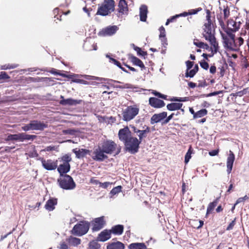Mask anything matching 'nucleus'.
I'll use <instances>...</instances> for the list:
<instances>
[{
	"mask_svg": "<svg viewBox=\"0 0 249 249\" xmlns=\"http://www.w3.org/2000/svg\"><path fill=\"white\" fill-rule=\"evenodd\" d=\"M186 64L187 68V70H189L192 68L193 66V62L190 61H187L186 62Z\"/></svg>",
	"mask_w": 249,
	"mask_h": 249,
	"instance_id": "e2e57ef3",
	"label": "nucleus"
},
{
	"mask_svg": "<svg viewBox=\"0 0 249 249\" xmlns=\"http://www.w3.org/2000/svg\"><path fill=\"white\" fill-rule=\"evenodd\" d=\"M114 10V1L113 0H105L98 8L97 14L107 16Z\"/></svg>",
	"mask_w": 249,
	"mask_h": 249,
	"instance_id": "423d86ee",
	"label": "nucleus"
},
{
	"mask_svg": "<svg viewBox=\"0 0 249 249\" xmlns=\"http://www.w3.org/2000/svg\"><path fill=\"white\" fill-rule=\"evenodd\" d=\"M60 249H68V245L64 242H61L60 244Z\"/></svg>",
	"mask_w": 249,
	"mask_h": 249,
	"instance_id": "680f3d73",
	"label": "nucleus"
},
{
	"mask_svg": "<svg viewBox=\"0 0 249 249\" xmlns=\"http://www.w3.org/2000/svg\"><path fill=\"white\" fill-rule=\"evenodd\" d=\"M167 112H162L159 114H155L153 115L151 118V124H154L157 123L162 120L163 119L166 117Z\"/></svg>",
	"mask_w": 249,
	"mask_h": 249,
	"instance_id": "6ab92c4d",
	"label": "nucleus"
},
{
	"mask_svg": "<svg viewBox=\"0 0 249 249\" xmlns=\"http://www.w3.org/2000/svg\"><path fill=\"white\" fill-rule=\"evenodd\" d=\"M111 233L116 235H121L124 231V226L122 225H117L113 226L111 230H109Z\"/></svg>",
	"mask_w": 249,
	"mask_h": 249,
	"instance_id": "a878e982",
	"label": "nucleus"
},
{
	"mask_svg": "<svg viewBox=\"0 0 249 249\" xmlns=\"http://www.w3.org/2000/svg\"><path fill=\"white\" fill-rule=\"evenodd\" d=\"M36 136L26 134L24 133H18L17 134H10L7 138V141L16 140L23 142L24 140H33Z\"/></svg>",
	"mask_w": 249,
	"mask_h": 249,
	"instance_id": "9d476101",
	"label": "nucleus"
},
{
	"mask_svg": "<svg viewBox=\"0 0 249 249\" xmlns=\"http://www.w3.org/2000/svg\"><path fill=\"white\" fill-rule=\"evenodd\" d=\"M42 165L47 170H53L57 167V161L52 160H45L43 158L40 159Z\"/></svg>",
	"mask_w": 249,
	"mask_h": 249,
	"instance_id": "9b49d317",
	"label": "nucleus"
},
{
	"mask_svg": "<svg viewBox=\"0 0 249 249\" xmlns=\"http://www.w3.org/2000/svg\"><path fill=\"white\" fill-rule=\"evenodd\" d=\"M0 79H8L9 78V76L4 71H1L0 73Z\"/></svg>",
	"mask_w": 249,
	"mask_h": 249,
	"instance_id": "052dcab7",
	"label": "nucleus"
},
{
	"mask_svg": "<svg viewBox=\"0 0 249 249\" xmlns=\"http://www.w3.org/2000/svg\"><path fill=\"white\" fill-rule=\"evenodd\" d=\"M118 28L117 26H109L103 29L100 31L99 34L101 36H111L114 35L118 30Z\"/></svg>",
	"mask_w": 249,
	"mask_h": 249,
	"instance_id": "ddd939ff",
	"label": "nucleus"
},
{
	"mask_svg": "<svg viewBox=\"0 0 249 249\" xmlns=\"http://www.w3.org/2000/svg\"><path fill=\"white\" fill-rule=\"evenodd\" d=\"M73 77L72 81L76 83H80L83 85H89V83L83 79H81L80 78L84 77L87 80H96L100 82H102L103 81L106 80L105 78H100L98 77L90 76L88 75H78L74 74L71 75L70 77Z\"/></svg>",
	"mask_w": 249,
	"mask_h": 249,
	"instance_id": "6e6552de",
	"label": "nucleus"
},
{
	"mask_svg": "<svg viewBox=\"0 0 249 249\" xmlns=\"http://www.w3.org/2000/svg\"><path fill=\"white\" fill-rule=\"evenodd\" d=\"M235 156L231 150H230L227 160V172L228 174H230L231 172Z\"/></svg>",
	"mask_w": 249,
	"mask_h": 249,
	"instance_id": "dca6fc26",
	"label": "nucleus"
},
{
	"mask_svg": "<svg viewBox=\"0 0 249 249\" xmlns=\"http://www.w3.org/2000/svg\"><path fill=\"white\" fill-rule=\"evenodd\" d=\"M100 247V245L97 241H92L89 243V249H99Z\"/></svg>",
	"mask_w": 249,
	"mask_h": 249,
	"instance_id": "4c0bfd02",
	"label": "nucleus"
},
{
	"mask_svg": "<svg viewBox=\"0 0 249 249\" xmlns=\"http://www.w3.org/2000/svg\"><path fill=\"white\" fill-rule=\"evenodd\" d=\"M208 113L207 110L206 109H202L196 112L195 116H193L194 119H197L201 118L207 115Z\"/></svg>",
	"mask_w": 249,
	"mask_h": 249,
	"instance_id": "72a5a7b5",
	"label": "nucleus"
},
{
	"mask_svg": "<svg viewBox=\"0 0 249 249\" xmlns=\"http://www.w3.org/2000/svg\"><path fill=\"white\" fill-rule=\"evenodd\" d=\"M171 101H178V102H185L187 101L186 98H181V97H173L171 99Z\"/></svg>",
	"mask_w": 249,
	"mask_h": 249,
	"instance_id": "5fc2aeb1",
	"label": "nucleus"
},
{
	"mask_svg": "<svg viewBox=\"0 0 249 249\" xmlns=\"http://www.w3.org/2000/svg\"><path fill=\"white\" fill-rule=\"evenodd\" d=\"M17 64H5L4 65L1 66V69L2 70H8V69H14L18 67Z\"/></svg>",
	"mask_w": 249,
	"mask_h": 249,
	"instance_id": "79ce46f5",
	"label": "nucleus"
},
{
	"mask_svg": "<svg viewBox=\"0 0 249 249\" xmlns=\"http://www.w3.org/2000/svg\"><path fill=\"white\" fill-rule=\"evenodd\" d=\"M224 47L230 50L237 52L243 44L244 39L240 37L235 39V35L231 32H226V34L221 33Z\"/></svg>",
	"mask_w": 249,
	"mask_h": 249,
	"instance_id": "7ed1b4c3",
	"label": "nucleus"
},
{
	"mask_svg": "<svg viewBox=\"0 0 249 249\" xmlns=\"http://www.w3.org/2000/svg\"><path fill=\"white\" fill-rule=\"evenodd\" d=\"M150 129L149 127L146 126V128L144 130H140L137 135L139 137L138 140L140 141V142H142L143 138H145L147 136V134L149 133Z\"/></svg>",
	"mask_w": 249,
	"mask_h": 249,
	"instance_id": "7c9ffc66",
	"label": "nucleus"
},
{
	"mask_svg": "<svg viewBox=\"0 0 249 249\" xmlns=\"http://www.w3.org/2000/svg\"><path fill=\"white\" fill-rule=\"evenodd\" d=\"M61 160L64 163L70 164L69 162L71 161V158L70 155L66 154L63 156Z\"/></svg>",
	"mask_w": 249,
	"mask_h": 249,
	"instance_id": "37998d69",
	"label": "nucleus"
},
{
	"mask_svg": "<svg viewBox=\"0 0 249 249\" xmlns=\"http://www.w3.org/2000/svg\"><path fill=\"white\" fill-rule=\"evenodd\" d=\"M121 150V147L114 141L104 140L94 149L92 158L97 161H103L107 158V154L116 155L120 153Z\"/></svg>",
	"mask_w": 249,
	"mask_h": 249,
	"instance_id": "f257e3e1",
	"label": "nucleus"
},
{
	"mask_svg": "<svg viewBox=\"0 0 249 249\" xmlns=\"http://www.w3.org/2000/svg\"><path fill=\"white\" fill-rule=\"evenodd\" d=\"M93 222L92 230L93 231H99L103 228L105 224L104 216L96 218L94 219Z\"/></svg>",
	"mask_w": 249,
	"mask_h": 249,
	"instance_id": "4468645a",
	"label": "nucleus"
},
{
	"mask_svg": "<svg viewBox=\"0 0 249 249\" xmlns=\"http://www.w3.org/2000/svg\"><path fill=\"white\" fill-rule=\"evenodd\" d=\"M200 65L201 68L206 70H207L209 67L208 63L204 60L201 61Z\"/></svg>",
	"mask_w": 249,
	"mask_h": 249,
	"instance_id": "864d4df0",
	"label": "nucleus"
},
{
	"mask_svg": "<svg viewBox=\"0 0 249 249\" xmlns=\"http://www.w3.org/2000/svg\"><path fill=\"white\" fill-rule=\"evenodd\" d=\"M59 103L63 106H75L78 104H80L82 102L81 100H75L72 98L64 99V96H61Z\"/></svg>",
	"mask_w": 249,
	"mask_h": 249,
	"instance_id": "2eb2a0df",
	"label": "nucleus"
},
{
	"mask_svg": "<svg viewBox=\"0 0 249 249\" xmlns=\"http://www.w3.org/2000/svg\"><path fill=\"white\" fill-rule=\"evenodd\" d=\"M22 130L25 131H28L30 130H33L32 125L31 121L28 124H25L22 126Z\"/></svg>",
	"mask_w": 249,
	"mask_h": 249,
	"instance_id": "de8ad7c7",
	"label": "nucleus"
},
{
	"mask_svg": "<svg viewBox=\"0 0 249 249\" xmlns=\"http://www.w3.org/2000/svg\"><path fill=\"white\" fill-rule=\"evenodd\" d=\"M106 56H107V57H108L109 59V62L110 63H113L114 64L116 65V66H117L120 68L122 67L119 61H117L116 59H114L113 58L110 57L107 54L106 55Z\"/></svg>",
	"mask_w": 249,
	"mask_h": 249,
	"instance_id": "09e8293b",
	"label": "nucleus"
},
{
	"mask_svg": "<svg viewBox=\"0 0 249 249\" xmlns=\"http://www.w3.org/2000/svg\"><path fill=\"white\" fill-rule=\"evenodd\" d=\"M198 66L197 65H196L195 67L191 70H187L186 72V76L193 77L196 73V72L198 71Z\"/></svg>",
	"mask_w": 249,
	"mask_h": 249,
	"instance_id": "c9c22d12",
	"label": "nucleus"
},
{
	"mask_svg": "<svg viewBox=\"0 0 249 249\" xmlns=\"http://www.w3.org/2000/svg\"><path fill=\"white\" fill-rule=\"evenodd\" d=\"M122 187L121 186H118L116 187L113 188L110 192V194L111 195V196L118 194L119 192L121 191Z\"/></svg>",
	"mask_w": 249,
	"mask_h": 249,
	"instance_id": "ea45409f",
	"label": "nucleus"
},
{
	"mask_svg": "<svg viewBox=\"0 0 249 249\" xmlns=\"http://www.w3.org/2000/svg\"><path fill=\"white\" fill-rule=\"evenodd\" d=\"M160 34L159 35V38L163 46L167 45V38L166 37V32L164 28L161 26L159 29Z\"/></svg>",
	"mask_w": 249,
	"mask_h": 249,
	"instance_id": "cd10ccee",
	"label": "nucleus"
},
{
	"mask_svg": "<svg viewBox=\"0 0 249 249\" xmlns=\"http://www.w3.org/2000/svg\"><path fill=\"white\" fill-rule=\"evenodd\" d=\"M132 62L135 65L140 67L141 68H144V65L143 62L139 58L135 56H132L131 58Z\"/></svg>",
	"mask_w": 249,
	"mask_h": 249,
	"instance_id": "473e14b6",
	"label": "nucleus"
},
{
	"mask_svg": "<svg viewBox=\"0 0 249 249\" xmlns=\"http://www.w3.org/2000/svg\"><path fill=\"white\" fill-rule=\"evenodd\" d=\"M131 136V132L127 126L121 129L119 131L118 137L119 140L123 142L124 143Z\"/></svg>",
	"mask_w": 249,
	"mask_h": 249,
	"instance_id": "f8f14e48",
	"label": "nucleus"
},
{
	"mask_svg": "<svg viewBox=\"0 0 249 249\" xmlns=\"http://www.w3.org/2000/svg\"><path fill=\"white\" fill-rule=\"evenodd\" d=\"M183 104L182 103H172L167 105V108L170 111H174L180 109L182 113L183 114L184 110L181 109Z\"/></svg>",
	"mask_w": 249,
	"mask_h": 249,
	"instance_id": "5701e85b",
	"label": "nucleus"
},
{
	"mask_svg": "<svg viewBox=\"0 0 249 249\" xmlns=\"http://www.w3.org/2000/svg\"><path fill=\"white\" fill-rule=\"evenodd\" d=\"M57 204V199L51 198L49 199L45 205V208L49 211H52L55 208V206Z\"/></svg>",
	"mask_w": 249,
	"mask_h": 249,
	"instance_id": "393cba45",
	"label": "nucleus"
},
{
	"mask_svg": "<svg viewBox=\"0 0 249 249\" xmlns=\"http://www.w3.org/2000/svg\"><path fill=\"white\" fill-rule=\"evenodd\" d=\"M57 181L60 187L63 189L72 190L75 188V183L69 175H61Z\"/></svg>",
	"mask_w": 249,
	"mask_h": 249,
	"instance_id": "39448f33",
	"label": "nucleus"
},
{
	"mask_svg": "<svg viewBox=\"0 0 249 249\" xmlns=\"http://www.w3.org/2000/svg\"><path fill=\"white\" fill-rule=\"evenodd\" d=\"M217 200H215V201L210 203L207 207L206 214L208 215V214L211 213L212 212V211L214 209V208L215 207V206L217 205Z\"/></svg>",
	"mask_w": 249,
	"mask_h": 249,
	"instance_id": "e433bc0d",
	"label": "nucleus"
},
{
	"mask_svg": "<svg viewBox=\"0 0 249 249\" xmlns=\"http://www.w3.org/2000/svg\"><path fill=\"white\" fill-rule=\"evenodd\" d=\"M139 110V106L136 105L127 107L122 111L123 120L126 122L130 121L138 114Z\"/></svg>",
	"mask_w": 249,
	"mask_h": 249,
	"instance_id": "20e7f679",
	"label": "nucleus"
},
{
	"mask_svg": "<svg viewBox=\"0 0 249 249\" xmlns=\"http://www.w3.org/2000/svg\"><path fill=\"white\" fill-rule=\"evenodd\" d=\"M249 199V197L247 195H245L244 197H239L236 200L235 205H237L239 203L244 202L245 200Z\"/></svg>",
	"mask_w": 249,
	"mask_h": 249,
	"instance_id": "603ef678",
	"label": "nucleus"
},
{
	"mask_svg": "<svg viewBox=\"0 0 249 249\" xmlns=\"http://www.w3.org/2000/svg\"><path fill=\"white\" fill-rule=\"evenodd\" d=\"M106 56H107V57H108L109 59V62L110 63H113L114 64L116 65V66H117L120 68L122 67L119 61H117L116 59H114L113 58L110 57L107 54L106 55Z\"/></svg>",
	"mask_w": 249,
	"mask_h": 249,
	"instance_id": "8fccbe9b",
	"label": "nucleus"
},
{
	"mask_svg": "<svg viewBox=\"0 0 249 249\" xmlns=\"http://www.w3.org/2000/svg\"><path fill=\"white\" fill-rule=\"evenodd\" d=\"M50 72L53 74H54V75H61V76H62L63 77H68L66 74H62L61 73H60L59 72L57 71L55 69H53L51 71H50Z\"/></svg>",
	"mask_w": 249,
	"mask_h": 249,
	"instance_id": "6e6d98bb",
	"label": "nucleus"
},
{
	"mask_svg": "<svg viewBox=\"0 0 249 249\" xmlns=\"http://www.w3.org/2000/svg\"><path fill=\"white\" fill-rule=\"evenodd\" d=\"M201 48L206 49V50H208V51H211V54L209 55L210 57L213 56V54L215 53H213V52H212L213 50L212 49V45H211V47H210L208 44L203 43V45L201 47Z\"/></svg>",
	"mask_w": 249,
	"mask_h": 249,
	"instance_id": "49530a36",
	"label": "nucleus"
},
{
	"mask_svg": "<svg viewBox=\"0 0 249 249\" xmlns=\"http://www.w3.org/2000/svg\"><path fill=\"white\" fill-rule=\"evenodd\" d=\"M196 13H197L196 11L194 9H192V10H191L190 11H189L188 12H183L182 13H181L180 14H178L177 15L178 16V18H179V17H186V16H187L188 15L195 14Z\"/></svg>",
	"mask_w": 249,
	"mask_h": 249,
	"instance_id": "a19ab883",
	"label": "nucleus"
},
{
	"mask_svg": "<svg viewBox=\"0 0 249 249\" xmlns=\"http://www.w3.org/2000/svg\"><path fill=\"white\" fill-rule=\"evenodd\" d=\"M70 170V164L63 163L59 165L57 168V171L60 173V176L63 174L68 173Z\"/></svg>",
	"mask_w": 249,
	"mask_h": 249,
	"instance_id": "bb28decb",
	"label": "nucleus"
},
{
	"mask_svg": "<svg viewBox=\"0 0 249 249\" xmlns=\"http://www.w3.org/2000/svg\"><path fill=\"white\" fill-rule=\"evenodd\" d=\"M194 43L196 46H197L200 48H201V47L203 45V42H200V41H198V40H196V41H194Z\"/></svg>",
	"mask_w": 249,
	"mask_h": 249,
	"instance_id": "774afa93",
	"label": "nucleus"
},
{
	"mask_svg": "<svg viewBox=\"0 0 249 249\" xmlns=\"http://www.w3.org/2000/svg\"><path fill=\"white\" fill-rule=\"evenodd\" d=\"M224 18L225 19L228 18L230 16V10L228 8H225L223 10Z\"/></svg>",
	"mask_w": 249,
	"mask_h": 249,
	"instance_id": "4d7b16f0",
	"label": "nucleus"
},
{
	"mask_svg": "<svg viewBox=\"0 0 249 249\" xmlns=\"http://www.w3.org/2000/svg\"><path fill=\"white\" fill-rule=\"evenodd\" d=\"M207 21L204 24L203 36L205 39L208 40L212 45V52L216 53L218 50V44L214 36V30L213 29V24L209 14L207 15Z\"/></svg>",
	"mask_w": 249,
	"mask_h": 249,
	"instance_id": "f03ea898",
	"label": "nucleus"
},
{
	"mask_svg": "<svg viewBox=\"0 0 249 249\" xmlns=\"http://www.w3.org/2000/svg\"><path fill=\"white\" fill-rule=\"evenodd\" d=\"M68 241L69 244L73 246H77L81 243V240L80 239L73 237H71L69 238Z\"/></svg>",
	"mask_w": 249,
	"mask_h": 249,
	"instance_id": "f704fd0d",
	"label": "nucleus"
},
{
	"mask_svg": "<svg viewBox=\"0 0 249 249\" xmlns=\"http://www.w3.org/2000/svg\"><path fill=\"white\" fill-rule=\"evenodd\" d=\"M128 249H146V246L143 243H133L128 246Z\"/></svg>",
	"mask_w": 249,
	"mask_h": 249,
	"instance_id": "2f4dec72",
	"label": "nucleus"
},
{
	"mask_svg": "<svg viewBox=\"0 0 249 249\" xmlns=\"http://www.w3.org/2000/svg\"><path fill=\"white\" fill-rule=\"evenodd\" d=\"M90 182L93 184L99 185H100V182L99 180L95 179L94 178H91L90 180Z\"/></svg>",
	"mask_w": 249,
	"mask_h": 249,
	"instance_id": "69168bd1",
	"label": "nucleus"
},
{
	"mask_svg": "<svg viewBox=\"0 0 249 249\" xmlns=\"http://www.w3.org/2000/svg\"><path fill=\"white\" fill-rule=\"evenodd\" d=\"M147 7L145 5H142L140 8V20L142 21H145L147 18Z\"/></svg>",
	"mask_w": 249,
	"mask_h": 249,
	"instance_id": "c85d7f7f",
	"label": "nucleus"
},
{
	"mask_svg": "<svg viewBox=\"0 0 249 249\" xmlns=\"http://www.w3.org/2000/svg\"><path fill=\"white\" fill-rule=\"evenodd\" d=\"M218 152H219L218 149L213 150L211 151H210L209 153V154L211 156H214L218 155Z\"/></svg>",
	"mask_w": 249,
	"mask_h": 249,
	"instance_id": "0e129e2a",
	"label": "nucleus"
},
{
	"mask_svg": "<svg viewBox=\"0 0 249 249\" xmlns=\"http://www.w3.org/2000/svg\"><path fill=\"white\" fill-rule=\"evenodd\" d=\"M118 12L121 14H127L128 11L127 4L124 0H120L118 4Z\"/></svg>",
	"mask_w": 249,
	"mask_h": 249,
	"instance_id": "4be33fe9",
	"label": "nucleus"
},
{
	"mask_svg": "<svg viewBox=\"0 0 249 249\" xmlns=\"http://www.w3.org/2000/svg\"><path fill=\"white\" fill-rule=\"evenodd\" d=\"M155 95L158 96L160 98H162V99H166V97H167V96L166 95H163V94H162L159 92H155L154 93Z\"/></svg>",
	"mask_w": 249,
	"mask_h": 249,
	"instance_id": "338daca9",
	"label": "nucleus"
},
{
	"mask_svg": "<svg viewBox=\"0 0 249 249\" xmlns=\"http://www.w3.org/2000/svg\"><path fill=\"white\" fill-rule=\"evenodd\" d=\"M192 151L191 147L189 149L185 156V162L187 163L191 158Z\"/></svg>",
	"mask_w": 249,
	"mask_h": 249,
	"instance_id": "3c124183",
	"label": "nucleus"
},
{
	"mask_svg": "<svg viewBox=\"0 0 249 249\" xmlns=\"http://www.w3.org/2000/svg\"><path fill=\"white\" fill-rule=\"evenodd\" d=\"M235 225V218L232 220L230 223V224L229 225V226L227 227L226 230L227 231H230L231 230H232L233 228V227L234 226V225Z\"/></svg>",
	"mask_w": 249,
	"mask_h": 249,
	"instance_id": "13d9d810",
	"label": "nucleus"
},
{
	"mask_svg": "<svg viewBox=\"0 0 249 249\" xmlns=\"http://www.w3.org/2000/svg\"><path fill=\"white\" fill-rule=\"evenodd\" d=\"M141 143L138 139L131 136L124 144L128 151L131 154H135L138 151L139 145Z\"/></svg>",
	"mask_w": 249,
	"mask_h": 249,
	"instance_id": "0eeeda50",
	"label": "nucleus"
},
{
	"mask_svg": "<svg viewBox=\"0 0 249 249\" xmlns=\"http://www.w3.org/2000/svg\"><path fill=\"white\" fill-rule=\"evenodd\" d=\"M132 46L134 50L137 52L138 55L143 56L147 55V53L142 51L140 48L135 46L134 44H132Z\"/></svg>",
	"mask_w": 249,
	"mask_h": 249,
	"instance_id": "58836bf2",
	"label": "nucleus"
},
{
	"mask_svg": "<svg viewBox=\"0 0 249 249\" xmlns=\"http://www.w3.org/2000/svg\"><path fill=\"white\" fill-rule=\"evenodd\" d=\"M149 104L155 108H160L165 106L164 102L155 97H151L149 100Z\"/></svg>",
	"mask_w": 249,
	"mask_h": 249,
	"instance_id": "a211bd4d",
	"label": "nucleus"
},
{
	"mask_svg": "<svg viewBox=\"0 0 249 249\" xmlns=\"http://www.w3.org/2000/svg\"><path fill=\"white\" fill-rule=\"evenodd\" d=\"M89 227V222L81 221L74 226L72 230V233L76 235L82 236L88 231Z\"/></svg>",
	"mask_w": 249,
	"mask_h": 249,
	"instance_id": "1a4fd4ad",
	"label": "nucleus"
},
{
	"mask_svg": "<svg viewBox=\"0 0 249 249\" xmlns=\"http://www.w3.org/2000/svg\"><path fill=\"white\" fill-rule=\"evenodd\" d=\"M111 183L109 182H105L104 183L100 182V187L103 188H107Z\"/></svg>",
	"mask_w": 249,
	"mask_h": 249,
	"instance_id": "bf43d9fd",
	"label": "nucleus"
},
{
	"mask_svg": "<svg viewBox=\"0 0 249 249\" xmlns=\"http://www.w3.org/2000/svg\"><path fill=\"white\" fill-rule=\"evenodd\" d=\"M77 131L73 129H68L66 130H63L62 133L63 134H68L71 135H74Z\"/></svg>",
	"mask_w": 249,
	"mask_h": 249,
	"instance_id": "a18cd8bd",
	"label": "nucleus"
},
{
	"mask_svg": "<svg viewBox=\"0 0 249 249\" xmlns=\"http://www.w3.org/2000/svg\"><path fill=\"white\" fill-rule=\"evenodd\" d=\"M111 237V231L109 230H104L98 235L97 239L99 241L105 242L109 239Z\"/></svg>",
	"mask_w": 249,
	"mask_h": 249,
	"instance_id": "f3484780",
	"label": "nucleus"
},
{
	"mask_svg": "<svg viewBox=\"0 0 249 249\" xmlns=\"http://www.w3.org/2000/svg\"><path fill=\"white\" fill-rule=\"evenodd\" d=\"M72 152L75 154L76 157L80 159L85 156L87 154H89V151L85 149L77 148L73 149Z\"/></svg>",
	"mask_w": 249,
	"mask_h": 249,
	"instance_id": "b1692460",
	"label": "nucleus"
},
{
	"mask_svg": "<svg viewBox=\"0 0 249 249\" xmlns=\"http://www.w3.org/2000/svg\"><path fill=\"white\" fill-rule=\"evenodd\" d=\"M89 44V43L87 41H86L84 44V47L86 50L91 51V50H97L96 44H95L94 43H93L92 45V48H88V46Z\"/></svg>",
	"mask_w": 249,
	"mask_h": 249,
	"instance_id": "c03bdc74",
	"label": "nucleus"
},
{
	"mask_svg": "<svg viewBox=\"0 0 249 249\" xmlns=\"http://www.w3.org/2000/svg\"><path fill=\"white\" fill-rule=\"evenodd\" d=\"M227 24L228 28L231 31L235 32L239 28L240 23L233 20L228 21Z\"/></svg>",
	"mask_w": 249,
	"mask_h": 249,
	"instance_id": "c756f323",
	"label": "nucleus"
},
{
	"mask_svg": "<svg viewBox=\"0 0 249 249\" xmlns=\"http://www.w3.org/2000/svg\"><path fill=\"white\" fill-rule=\"evenodd\" d=\"M33 130H42L47 127V125L37 121H32Z\"/></svg>",
	"mask_w": 249,
	"mask_h": 249,
	"instance_id": "aec40b11",
	"label": "nucleus"
},
{
	"mask_svg": "<svg viewBox=\"0 0 249 249\" xmlns=\"http://www.w3.org/2000/svg\"><path fill=\"white\" fill-rule=\"evenodd\" d=\"M124 244L120 241L109 243L107 246V249H124Z\"/></svg>",
	"mask_w": 249,
	"mask_h": 249,
	"instance_id": "412c9836",
	"label": "nucleus"
}]
</instances>
